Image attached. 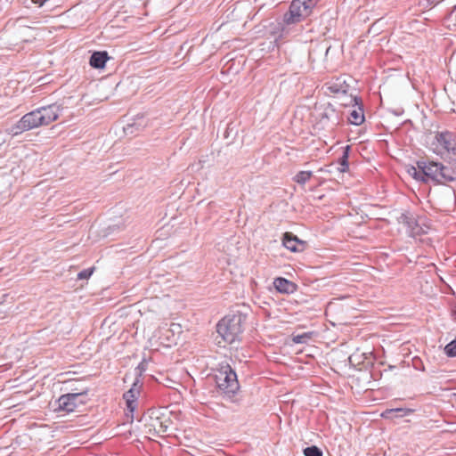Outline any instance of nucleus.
Segmentation results:
<instances>
[{"label": "nucleus", "mask_w": 456, "mask_h": 456, "mask_svg": "<svg viewBox=\"0 0 456 456\" xmlns=\"http://www.w3.org/2000/svg\"><path fill=\"white\" fill-rule=\"evenodd\" d=\"M61 111V109L60 105L56 103L37 108L22 116V118L16 124L10 126L6 132L12 136H17L38 126H47L59 118Z\"/></svg>", "instance_id": "obj_1"}, {"label": "nucleus", "mask_w": 456, "mask_h": 456, "mask_svg": "<svg viewBox=\"0 0 456 456\" xmlns=\"http://www.w3.org/2000/svg\"><path fill=\"white\" fill-rule=\"evenodd\" d=\"M416 167H411L409 173L419 181L428 183L434 181L438 183H444L455 180L454 171L435 161L419 160Z\"/></svg>", "instance_id": "obj_2"}, {"label": "nucleus", "mask_w": 456, "mask_h": 456, "mask_svg": "<svg viewBox=\"0 0 456 456\" xmlns=\"http://www.w3.org/2000/svg\"><path fill=\"white\" fill-rule=\"evenodd\" d=\"M319 0H293L290 4L289 12L283 15L282 21L279 23L281 28V37H285L289 35L290 26L301 21L306 18L311 10Z\"/></svg>", "instance_id": "obj_3"}, {"label": "nucleus", "mask_w": 456, "mask_h": 456, "mask_svg": "<svg viewBox=\"0 0 456 456\" xmlns=\"http://www.w3.org/2000/svg\"><path fill=\"white\" fill-rule=\"evenodd\" d=\"M246 320L241 313L227 314L216 324V331L225 342H240Z\"/></svg>", "instance_id": "obj_4"}, {"label": "nucleus", "mask_w": 456, "mask_h": 456, "mask_svg": "<svg viewBox=\"0 0 456 456\" xmlns=\"http://www.w3.org/2000/svg\"><path fill=\"white\" fill-rule=\"evenodd\" d=\"M215 380L217 387L228 396L234 395L240 388L237 374L227 362L219 364Z\"/></svg>", "instance_id": "obj_5"}, {"label": "nucleus", "mask_w": 456, "mask_h": 456, "mask_svg": "<svg viewBox=\"0 0 456 456\" xmlns=\"http://www.w3.org/2000/svg\"><path fill=\"white\" fill-rule=\"evenodd\" d=\"M430 150L436 155L456 156V135L454 133L444 130L437 131L430 142Z\"/></svg>", "instance_id": "obj_6"}, {"label": "nucleus", "mask_w": 456, "mask_h": 456, "mask_svg": "<svg viewBox=\"0 0 456 456\" xmlns=\"http://www.w3.org/2000/svg\"><path fill=\"white\" fill-rule=\"evenodd\" d=\"M87 388L80 392L68 393L60 396L57 400L58 410L65 412H72L78 405L85 404L87 400Z\"/></svg>", "instance_id": "obj_7"}, {"label": "nucleus", "mask_w": 456, "mask_h": 456, "mask_svg": "<svg viewBox=\"0 0 456 456\" xmlns=\"http://www.w3.org/2000/svg\"><path fill=\"white\" fill-rule=\"evenodd\" d=\"M348 102H341L343 106H349L353 109L349 111L348 121L354 126H359L363 123L364 111L362 104V100L359 97H347Z\"/></svg>", "instance_id": "obj_8"}, {"label": "nucleus", "mask_w": 456, "mask_h": 456, "mask_svg": "<svg viewBox=\"0 0 456 456\" xmlns=\"http://www.w3.org/2000/svg\"><path fill=\"white\" fill-rule=\"evenodd\" d=\"M401 222L404 224L412 236L427 233L429 226L426 224L425 219L419 217L414 219L407 215H402Z\"/></svg>", "instance_id": "obj_9"}, {"label": "nucleus", "mask_w": 456, "mask_h": 456, "mask_svg": "<svg viewBox=\"0 0 456 456\" xmlns=\"http://www.w3.org/2000/svg\"><path fill=\"white\" fill-rule=\"evenodd\" d=\"M323 88H325L326 94L344 95L347 94L350 86L344 77H337L326 82Z\"/></svg>", "instance_id": "obj_10"}, {"label": "nucleus", "mask_w": 456, "mask_h": 456, "mask_svg": "<svg viewBox=\"0 0 456 456\" xmlns=\"http://www.w3.org/2000/svg\"><path fill=\"white\" fill-rule=\"evenodd\" d=\"M142 381L140 379L135 378L134 381L133 382V385L131 388L126 391L123 397L126 400L127 410L131 412H134V411L136 408V401L138 398V395L140 394V389L142 387Z\"/></svg>", "instance_id": "obj_11"}, {"label": "nucleus", "mask_w": 456, "mask_h": 456, "mask_svg": "<svg viewBox=\"0 0 456 456\" xmlns=\"http://www.w3.org/2000/svg\"><path fill=\"white\" fill-rule=\"evenodd\" d=\"M283 246L291 252H299L304 249V242L297 236L286 232L283 236Z\"/></svg>", "instance_id": "obj_12"}, {"label": "nucleus", "mask_w": 456, "mask_h": 456, "mask_svg": "<svg viewBox=\"0 0 456 456\" xmlns=\"http://www.w3.org/2000/svg\"><path fill=\"white\" fill-rule=\"evenodd\" d=\"M414 411L413 409L410 408H391L387 409L380 413L383 419H393L397 417H404L411 414Z\"/></svg>", "instance_id": "obj_13"}, {"label": "nucleus", "mask_w": 456, "mask_h": 456, "mask_svg": "<svg viewBox=\"0 0 456 456\" xmlns=\"http://www.w3.org/2000/svg\"><path fill=\"white\" fill-rule=\"evenodd\" d=\"M273 285L281 293H293L296 290V284L285 278L278 277L274 279Z\"/></svg>", "instance_id": "obj_14"}, {"label": "nucleus", "mask_w": 456, "mask_h": 456, "mask_svg": "<svg viewBox=\"0 0 456 456\" xmlns=\"http://www.w3.org/2000/svg\"><path fill=\"white\" fill-rule=\"evenodd\" d=\"M183 333V328L179 323H171L169 328L165 330L164 337L167 340H170L172 342H175L177 340L182 339V335Z\"/></svg>", "instance_id": "obj_15"}, {"label": "nucleus", "mask_w": 456, "mask_h": 456, "mask_svg": "<svg viewBox=\"0 0 456 456\" xmlns=\"http://www.w3.org/2000/svg\"><path fill=\"white\" fill-rule=\"evenodd\" d=\"M109 59L107 52H94L90 57L89 63L94 69H103Z\"/></svg>", "instance_id": "obj_16"}, {"label": "nucleus", "mask_w": 456, "mask_h": 456, "mask_svg": "<svg viewBox=\"0 0 456 456\" xmlns=\"http://www.w3.org/2000/svg\"><path fill=\"white\" fill-rule=\"evenodd\" d=\"M144 126H146V123L143 117L142 116L139 117L134 123L127 124L124 127V132L126 134H134L135 132L141 131Z\"/></svg>", "instance_id": "obj_17"}, {"label": "nucleus", "mask_w": 456, "mask_h": 456, "mask_svg": "<svg viewBox=\"0 0 456 456\" xmlns=\"http://www.w3.org/2000/svg\"><path fill=\"white\" fill-rule=\"evenodd\" d=\"M349 151H350V146L346 145L344 148L342 156L338 159V163H339L340 167L338 169L339 172H342V173L346 172L349 168V164H348Z\"/></svg>", "instance_id": "obj_18"}, {"label": "nucleus", "mask_w": 456, "mask_h": 456, "mask_svg": "<svg viewBox=\"0 0 456 456\" xmlns=\"http://www.w3.org/2000/svg\"><path fill=\"white\" fill-rule=\"evenodd\" d=\"M312 175V171H300L295 175L294 181L298 184L304 185L307 181L310 180Z\"/></svg>", "instance_id": "obj_19"}, {"label": "nucleus", "mask_w": 456, "mask_h": 456, "mask_svg": "<svg viewBox=\"0 0 456 456\" xmlns=\"http://www.w3.org/2000/svg\"><path fill=\"white\" fill-rule=\"evenodd\" d=\"M318 333L315 331H306L301 334H297L293 337L292 342H303L304 339H315Z\"/></svg>", "instance_id": "obj_20"}, {"label": "nucleus", "mask_w": 456, "mask_h": 456, "mask_svg": "<svg viewBox=\"0 0 456 456\" xmlns=\"http://www.w3.org/2000/svg\"><path fill=\"white\" fill-rule=\"evenodd\" d=\"M304 455L305 456H323V453H322V451L319 447H317L315 445H312V446H308L304 449Z\"/></svg>", "instance_id": "obj_21"}, {"label": "nucleus", "mask_w": 456, "mask_h": 456, "mask_svg": "<svg viewBox=\"0 0 456 456\" xmlns=\"http://www.w3.org/2000/svg\"><path fill=\"white\" fill-rule=\"evenodd\" d=\"M444 352L448 357H456V344H445Z\"/></svg>", "instance_id": "obj_22"}, {"label": "nucleus", "mask_w": 456, "mask_h": 456, "mask_svg": "<svg viewBox=\"0 0 456 456\" xmlns=\"http://www.w3.org/2000/svg\"><path fill=\"white\" fill-rule=\"evenodd\" d=\"M94 273V268H87V269H84L82 270L81 272H79L77 273V279L78 280H85V279H88L91 277V275L93 274Z\"/></svg>", "instance_id": "obj_23"}, {"label": "nucleus", "mask_w": 456, "mask_h": 456, "mask_svg": "<svg viewBox=\"0 0 456 456\" xmlns=\"http://www.w3.org/2000/svg\"><path fill=\"white\" fill-rule=\"evenodd\" d=\"M412 366L415 370H421V371L425 370L424 364H423L421 359H419V357L412 358Z\"/></svg>", "instance_id": "obj_24"}, {"label": "nucleus", "mask_w": 456, "mask_h": 456, "mask_svg": "<svg viewBox=\"0 0 456 456\" xmlns=\"http://www.w3.org/2000/svg\"><path fill=\"white\" fill-rule=\"evenodd\" d=\"M147 363L145 362V359H143L137 366L136 368V378L140 379L142 373L146 370Z\"/></svg>", "instance_id": "obj_25"}, {"label": "nucleus", "mask_w": 456, "mask_h": 456, "mask_svg": "<svg viewBox=\"0 0 456 456\" xmlns=\"http://www.w3.org/2000/svg\"><path fill=\"white\" fill-rule=\"evenodd\" d=\"M297 344H288V343H285L283 344V347H281V349H283L286 353H291V352H295L296 354L297 353H301L303 352V350L301 349H294L292 347H294V346H296Z\"/></svg>", "instance_id": "obj_26"}, {"label": "nucleus", "mask_w": 456, "mask_h": 456, "mask_svg": "<svg viewBox=\"0 0 456 456\" xmlns=\"http://www.w3.org/2000/svg\"><path fill=\"white\" fill-rule=\"evenodd\" d=\"M452 316L456 319V302H451Z\"/></svg>", "instance_id": "obj_27"}, {"label": "nucleus", "mask_w": 456, "mask_h": 456, "mask_svg": "<svg viewBox=\"0 0 456 456\" xmlns=\"http://www.w3.org/2000/svg\"><path fill=\"white\" fill-rule=\"evenodd\" d=\"M438 0H425V2L427 3V4L425 5V7H431V6H434L436 4Z\"/></svg>", "instance_id": "obj_28"}, {"label": "nucleus", "mask_w": 456, "mask_h": 456, "mask_svg": "<svg viewBox=\"0 0 456 456\" xmlns=\"http://www.w3.org/2000/svg\"><path fill=\"white\" fill-rule=\"evenodd\" d=\"M341 97L344 99L341 102H348L347 97H354V95H347L346 94L344 95H341Z\"/></svg>", "instance_id": "obj_29"}, {"label": "nucleus", "mask_w": 456, "mask_h": 456, "mask_svg": "<svg viewBox=\"0 0 456 456\" xmlns=\"http://www.w3.org/2000/svg\"><path fill=\"white\" fill-rule=\"evenodd\" d=\"M34 3L39 4L40 6H42L47 0H33Z\"/></svg>", "instance_id": "obj_30"}, {"label": "nucleus", "mask_w": 456, "mask_h": 456, "mask_svg": "<svg viewBox=\"0 0 456 456\" xmlns=\"http://www.w3.org/2000/svg\"><path fill=\"white\" fill-rule=\"evenodd\" d=\"M453 13H456V4L453 6L452 11V14H453Z\"/></svg>", "instance_id": "obj_31"}, {"label": "nucleus", "mask_w": 456, "mask_h": 456, "mask_svg": "<svg viewBox=\"0 0 456 456\" xmlns=\"http://www.w3.org/2000/svg\"><path fill=\"white\" fill-rule=\"evenodd\" d=\"M4 143V140L0 138V147Z\"/></svg>", "instance_id": "obj_32"}, {"label": "nucleus", "mask_w": 456, "mask_h": 456, "mask_svg": "<svg viewBox=\"0 0 456 456\" xmlns=\"http://www.w3.org/2000/svg\"><path fill=\"white\" fill-rule=\"evenodd\" d=\"M450 342H456V337L452 338Z\"/></svg>", "instance_id": "obj_33"}, {"label": "nucleus", "mask_w": 456, "mask_h": 456, "mask_svg": "<svg viewBox=\"0 0 456 456\" xmlns=\"http://www.w3.org/2000/svg\"><path fill=\"white\" fill-rule=\"evenodd\" d=\"M455 20H456V12H455Z\"/></svg>", "instance_id": "obj_34"}]
</instances>
